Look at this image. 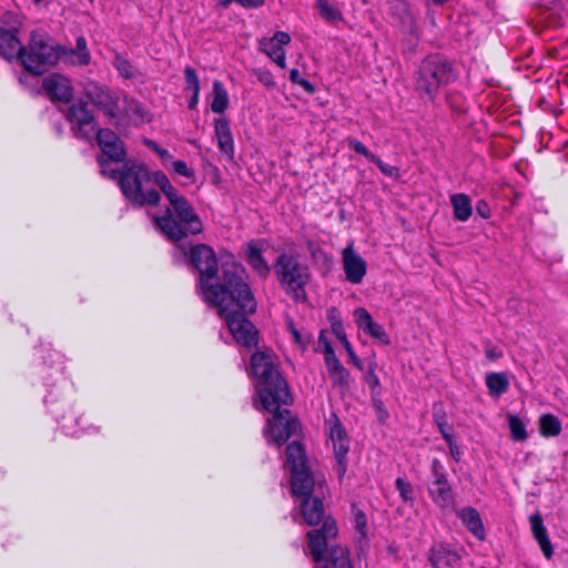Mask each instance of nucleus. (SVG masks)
Returning <instances> with one entry per match:
<instances>
[{
    "mask_svg": "<svg viewBox=\"0 0 568 568\" xmlns=\"http://www.w3.org/2000/svg\"><path fill=\"white\" fill-rule=\"evenodd\" d=\"M428 493L438 507L444 509L454 506V494L447 474L433 476Z\"/></svg>",
    "mask_w": 568,
    "mask_h": 568,
    "instance_id": "nucleus-17",
    "label": "nucleus"
},
{
    "mask_svg": "<svg viewBox=\"0 0 568 568\" xmlns=\"http://www.w3.org/2000/svg\"><path fill=\"white\" fill-rule=\"evenodd\" d=\"M446 443L449 447L450 456L454 458V460L459 462L462 456V450L459 447L454 443L453 436L449 437V439H446Z\"/></svg>",
    "mask_w": 568,
    "mask_h": 568,
    "instance_id": "nucleus-56",
    "label": "nucleus"
},
{
    "mask_svg": "<svg viewBox=\"0 0 568 568\" xmlns=\"http://www.w3.org/2000/svg\"><path fill=\"white\" fill-rule=\"evenodd\" d=\"M334 351L329 339L326 336L325 331H321L318 335L317 348L316 352H322L326 354V352Z\"/></svg>",
    "mask_w": 568,
    "mask_h": 568,
    "instance_id": "nucleus-48",
    "label": "nucleus"
},
{
    "mask_svg": "<svg viewBox=\"0 0 568 568\" xmlns=\"http://www.w3.org/2000/svg\"><path fill=\"white\" fill-rule=\"evenodd\" d=\"M199 95H200V92H196V93H192V97L191 99L189 100V109H194L197 103H199Z\"/></svg>",
    "mask_w": 568,
    "mask_h": 568,
    "instance_id": "nucleus-61",
    "label": "nucleus"
},
{
    "mask_svg": "<svg viewBox=\"0 0 568 568\" xmlns=\"http://www.w3.org/2000/svg\"><path fill=\"white\" fill-rule=\"evenodd\" d=\"M276 410H268L273 417L267 420L264 434L267 440L277 446L286 443L293 435L300 430V423L296 418L291 416V412L286 408Z\"/></svg>",
    "mask_w": 568,
    "mask_h": 568,
    "instance_id": "nucleus-8",
    "label": "nucleus"
},
{
    "mask_svg": "<svg viewBox=\"0 0 568 568\" xmlns=\"http://www.w3.org/2000/svg\"><path fill=\"white\" fill-rule=\"evenodd\" d=\"M354 315L357 327L365 334L379 341L384 345H388L390 343L389 336L385 332L384 327L374 322L371 314L365 308L361 307L355 310Z\"/></svg>",
    "mask_w": 568,
    "mask_h": 568,
    "instance_id": "nucleus-19",
    "label": "nucleus"
},
{
    "mask_svg": "<svg viewBox=\"0 0 568 568\" xmlns=\"http://www.w3.org/2000/svg\"><path fill=\"white\" fill-rule=\"evenodd\" d=\"M174 172L179 175L191 178L193 176V171L187 166L184 161L178 160L173 162Z\"/></svg>",
    "mask_w": 568,
    "mask_h": 568,
    "instance_id": "nucleus-49",
    "label": "nucleus"
},
{
    "mask_svg": "<svg viewBox=\"0 0 568 568\" xmlns=\"http://www.w3.org/2000/svg\"><path fill=\"white\" fill-rule=\"evenodd\" d=\"M371 163H374L378 166V169L387 176H395L397 175V169L395 166H392L385 162H383L378 156H374V160L371 161Z\"/></svg>",
    "mask_w": 568,
    "mask_h": 568,
    "instance_id": "nucleus-47",
    "label": "nucleus"
},
{
    "mask_svg": "<svg viewBox=\"0 0 568 568\" xmlns=\"http://www.w3.org/2000/svg\"><path fill=\"white\" fill-rule=\"evenodd\" d=\"M430 473L432 477L447 474L443 463L438 458L432 460Z\"/></svg>",
    "mask_w": 568,
    "mask_h": 568,
    "instance_id": "nucleus-55",
    "label": "nucleus"
},
{
    "mask_svg": "<svg viewBox=\"0 0 568 568\" xmlns=\"http://www.w3.org/2000/svg\"><path fill=\"white\" fill-rule=\"evenodd\" d=\"M539 430L545 437L558 436L561 432L559 418L552 414L542 415L539 419Z\"/></svg>",
    "mask_w": 568,
    "mask_h": 568,
    "instance_id": "nucleus-31",
    "label": "nucleus"
},
{
    "mask_svg": "<svg viewBox=\"0 0 568 568\" xmlns=\"http://www.w3.org/2000/svg\"><path fill=\"white\" fill-rule=\"evenodd\" d=\"M290 80L294 84H300L310 94L315 92V87L308 80L301 78L297 69H292L290 71Z\"/></svg>",
    "mask_w": 568,
    "mask_h": 568,
    "instance_id": "nucleus-44",
    "label": "nucleus"
},
{
    "mask_svg": "<svg viewBox=\"0 0 568 568\" xmlns=\"http://www.w3.org/2000/svg\"><path fill=\"white\" fill-rule=\"evenodd\" d=\"M433 419L436 426L438 427V430L442 434L443 438L445 440L449 439V437H452V434L448 430L449 427L447 426L446 414L442 407H434Z\"/></svg>",
    "mask_w": 568,
    "mask_h": 568,
    "instance_id": "nucleus-35",
    "label": "nucleus"
},
{
    "mask_svg": "<svg viewBox=\"0 0 568 568\" xmlns=\"http://www.w3.org/2000/svg\"><path fill=\"white\" fill-rule=\"evenodd\" d=\"M186 263L193 266L200 273L199 284L206 303L223 301L225 292L229 290L239 291L244 307L253 310V293L250 285L244 280L245 271L243 268L232 267L223 270L221 283H213L217 275V258L214 250L206 244H195L190 248L178 245Z\"/></svg>",
    "mask_w": 568,
    "mask_h": 568,
    "instance_id": "nucleus-2",
    "label": "nucleus"
},
{
    "mask_svg": "<svg viewBox=\"0 0 568 568\" xmlns=\"http://www.w3.org/2000/svg\"><path fill=\"white\" fill-rule=\"evenodd\" d=\"M462 557L457 549L448 542H438L429 549L428 561L433 568H454Z\"/></svg>",
    "mask_w": 568,
    "mask_h": 568,
    "instance_id": "nucleus-15",
    "label": "nucleus"
},
{
    "mask_svg": "<svg viewBox=\"0 0 568 568\" xmlns=\"http://www.w3.org/2000/svg\"><path fill=\"white\" fill-rule=\"evenodd\" d=\"M352 513L354 528L365 538L367 536V519L365 513L354 506Z\"/></svg>",
    "mask_w": 568,
    "mask_h": 568,
    "instance_id": "nucleus-38",
    "label": "nucleus"
},
{
    "mask_svg": "<svg viewBox=\"0 0 568 568\" xmlns=\"http://www.w3.org/2000/svg\"><path fill=\"white\" fill-rule=\"evenodd\" d=\"M375 366H376V363H372L369 365V371L366 374V383L369 385V387L372 389L379 386V379H378L377 375L375 374Z\"/></svg>",
    "mask_w": 568,
    "mask_h": 568,
    "instance_id": "nucleus-52",
    "label": "nucleus"
},
{
    "mask_svg": "<svg viewBox=\"0 0 568 568\" xmlns=\"http://www.w3.org/2000/svg\"><path fill=\"white\" fill-rule=\"evenodd\" d=\"M450 203L454 209V217L457 221L466 222L471 213L473 206L470 197L464 193H456L450 196Z\"/></svg>",
    "mask_w": 568,
    "mask_h": 568,
    "instance_id": "nucleus-28",
    "label": "nucleus"
},
{
    "mask_svg": "<svg viewBox=\"0 0 568 568\" xmlns=\"http://www.w3.org/2000/svg\"><path fill=\"white\" fill-rule=\"evenodd\" d=\"M316 8L321 18L326 22L335 23L343 20L342 12L329 4L327 0H316Z\"/></svg>",
    "mask_w": 568,
    "mask_h": 568,
    "instance_id": "nucleus-32",
    "label": "nucleus"
},
{
    "mask_svg": "<svg viewBox=\"0 0 568 568\" xmlns=\"http://www.w3.org/2000/svg\"><path fill=\"white\" fill-rule=\"evenodd\" d=\"M291 332H292V334L294 336L295 342L298 343V344H303L302 335L300 334V332L296 328H294V327L291 328Z\"/></svg>",
    "mask_w": 568,
    "mask_h": 568,
    "instance_id": "nucleus-63",
    "label": "nucleus"
},
{
    "mask_svg": "<svg viewBox=\"0 0 568 568\" xmlns=\"http://www.w3.org/2000/svg\"><path fill=\"white\" fill-rule=\"evenodd\" d=\"M347 145L351 150L365 156L369 162L374 160L375 154H373L362 142L354 138L347 139Z\"/></svg>",
    "mask_w": 568,
    "mask_h": 568,
    "instance_id": "nucleus-43",
    "label": "nucleus"
},
{
    "mask_svg": "<svg viewBox=\"0 0 568 568\" xmlns=\"http://www.w3.org/2000/svg\"><path fill=\"white\" fill-rule=\"evenodd\" d=\"M85 95L90 102L103 111L110 120L118 121L120 119L121 108L119 105V98L109 89L90 84L85 89Z\"/></svg>",
    "mask_w": 568,
    "mask_h": 568,
    "instance_id": "nucleus-12",
    "label": "nucleus"
},
{
    "mask_svg": "<svg viewBox=\"0 0 568 568\" xmlns=\"http://www.w3.org/2000/svg\"><path fill=\"white\" fill-rule=\"evenodd\" d=\"M43 90L52 101L68 103L73 97V88L68 78L53 73L43 80Z\"/></svg>",
    "mask_w": 568,
    "mask_h": 568,
    "instance_id": "nucleus-16",
    "label": "nucleus"
},
{
    "mask_svg": "<svg viewBox=\"0 0 568 568\" xmlns=\"http://www.w3.org/2000/svg\"><path fill=\"white\" fill-rule=\"evenodd\" d=\"M154 185L160 187L170 203L163 215L154 217V223L161 232L170 241L176 243L190 234H200L203 231L200 216L163 172H151L145 165H131L126 168L120 179L122 193L139 207L159 204L161 196Z\"/></svg>",
    "mask_w": 568,
    "mask_h": 568,
    "instance_id": "nucleus-1",
    "label": "nucleus"
},
{
    "mask_svg": "<svg viewBox=\"0 0 568 568\" xmlns=\"http://www.w3.org/2000/svg\"><path fill=\"white\" fill-rule=\"evenodd\" d=\"M329 321H331V326H332V331L333 333L335 334V336L343 343L345 344L346 342H348L347 337H346V334H345V331H344V327H343V323L342 321L339 320L338 315H337V312L335 308H332L329 311Z\"/></svg>",
    "mask_w": 568,
    "mask_h": 568,
    "instance_id": "nucleus-37",
    "label": "nucleus"
},
{
    "mask_svg": "<svg viewBox=\"0 0 568 568\" xmlns=\"http://www.w3.org/2000/svg\"><path fill=\"white\" fill-rule=\"evenodd\" d=\"M306 536L314 561L322 562L326 559L328 541L337 536L336 523L327 516L321 528L310 530Z\"/></svg>",
    "mask_w": 568,
    "mask_h": 568,
    "instance_id": "nucleus-11",
    "label": "nucleus"
},
{
    "mask_svg": "<svg viewBox=\"0 0 568 568\" xmlns=\"http://www.w3.org/2000/svg\"><path fill=\"white\" fill-rule=\"evenodd\" d=\"M395 486L404 501H412L414 499L413 487L408 481L398 477L395 480Z\"/></svg>",
    "mask_w": 568,
    "mask_h": 568,
    "instance_id": "nucleus-42",
    "label": "nucleus"
},
{
    "mask_svg": "<svg viewBox=\"0 0 568 568\" xmlns=\"http://www.w3.org/2000/svg\"><path fill=\"white\" fill-rule=\"evenodd\" d=\"M343 270L346 280L353 284L361 283L366 274V262L354 252L352 246L343 251Z\"/></svg>",
    "mask_w": 568,
    "mask_h": 568,
    "instance_id": "nucleus-18",
    "label": "nucleus"
},
{
    "mask_svg": "<svg viewBox=\"0 0 568 568\" xmlns=\"http://www.w3.org/2000/svg\"><path fill=\"white\" fill-rule=\"evenodd\" d=\"M486 386L491 395L499 396L507 392L509 381L504 373H490L486 376Z\"/></svg>",
    "mask_w": 568,
    "mask_h": 568,
    "instance_id": "nucleus-30",
    "label": "nucleus"
},
{
    "mask_svg": "<svg viewBox=\"0 0 568 568\" xmlns=\"http://www.w3.org/2000/svg\"><path fill=\"white\" fill-rule=\"evenodd\" d=\"M273 271L282 288L295 301L305 302V287L311 281L308 267L295 256L282 253L273 264Z\"/></svg>",
    "mask_w": 568,
    "mask_h": 568,
    "instance_id": "nucleus-6",
    "label": "nucleus"
},
{
    "mask_svg": "<svg viewBox=\"0 0 568 568\" xmlns=\"http://www.w3.org/2000/svg\"><path fill=\"white\" fill-rule=\"evenodd\" d=\"M530 526L532 535L535 539L538 541L544 556L548 559L551 558L554 550L541 517L539 515L531 516Z\"/></svg>",
    "mask_w": 568,
    "mask_h": 568,
    "instance_id": "nucleus-25",
    "label": "nucleus"
},
{
    "mask_svg": "<svg viewBox=\"0 0 568 568\" xmlns=\"http://www.w3.org/2000/svg\"><path fill=\"white\" fill-rule=\"evenodd\" d=\"M508 425L511 434V438L516 442H524L527 439L528 434L524 422L515 415L508 416Z\"/></svg>",
    "mask_w": 568,
    "mask_h": 568,
    "instance_id": "nucleus-33",
    "label": "nucleus"
},
{
    "mask_svg": "<svg viewBox=\"0 0 568 568\" xmlns=\"http://www.w3.org/2000/svg\"><path fill=\"white\" fill-rule=\"evenodd\" d=\"M21 53H23V45L17 37V31L0 28V55L8 61L13 59L20 61Z\"/></svg>",
    "mask_w": 568,
    "mask_h": 568,
    "instance_id": "nucleus-21",
    "label": "nucleus"
},
{
    "mask_svg": "<svg viewBox=\"0 0 568 568\" xmlns=\"http://www.w3.org/2000/svg\"><path fill=\"white\" fill-rule=\"evenodd\" d=\"M300 508L301 515L308 526L323 524L324 519L327 518L324 515V506L320 497L303 499Z\"/></svg>",
    "mask_w": 568,
    "mask_h": 568,
    "instance_id": "nucleus-22",
    "label": "nucleus"
},
{
    "mask_svg": "<svg viewBox=\"0 0 568 568\" xmlns=\"http://www.w3.org/2000/svg\"><path fill=\"white\" fill-rule=\"evenodd\" d=\"M486 355H487V357H489L491 359H496L501 356V353L497 352L495 348H491V349L486 351Z\"/></svg>",
    "mask_w": 568,
    "mask_h": 568,
    "instance_id": "nucleus-62",
    "label": "nucleus"
},
{
    "mask_svg": "<svg viewBox=\"0 0 568 568\" xmlns=\"http://www.w3.org/2000/svg\"><path fill=\"white\" fill-rule=\"evenodd\" d=\"M245 9H255L264 4L265 0H236Z\"/></svg>",
    "mask_w": 568,
    "mask_h": 568,
    "instance_id": "nucleus-58",
    "label": "nucleus"
},
{
    "mask_svg": "<svg viewBox=\"0 0 568 568\" xmlns=\"http://www.w3.org/2000/svg\"><path fill=\"white\" fill-rule=\"evenodd\" d=\"M250 371L257 381V393L265 410H276L280 405L292 403L288 384L273 352H255L251 356Z\"/></svg>",
    "mask_w": 568,
    "mask_h": 568,
    "instance_id": "nucleus-3",
    "label": "nucleus"
},
{
    "mask_svg": "<svg viewBox=\"0 0 568 568\" xmlns=\"http://www.w3.org/2000/svg\"><path fill=\"white\" fill-rule=\"evenodd\" d=\"M61 57V47L53 44L42 31H33L28 48L23 47L20 62L24 70L34 75H42L54 65Z\"/></svg>",
    "mask_w": 568,
    "mask_h": 568,
    "instance_id": "nucleus-7",
    "label": "nucleus"
},
{
    "mask_svg": "<svg viewBox=\"0 0 568 568\" xmlns=\"http://www.w3.org/2000/svg\"><path fill=\"white\" fill-rule=\"evenodd\" d=\"M214 132H215L216 138H219L221 135H226L229 133H232L231 125H230V120L227 118H225V116L215 119V121H214Z\"/></svg>",
    "mask_w": 568,
    "mask_h": 568,
    "instance_id": "nucleus-46",
    "label": "nucleus"
},
{
    "mask_svg": "<svg viewBox=\"0 0 568 568\" xmlns=\"http://www.w3.org/2000/svg\"><path fill=\"white\" fill-rule=\"evenodd\" d=\"M115 68L125 79H132L134 77L133 68L126 59L116 58Z\"/></svg>",
    "mask_w": 568,
    "mask_h": 568,
    "instance_id": "nucleus-45",
    "label": "nucleus"
},
{
    "mask_svg": "<svg viewBox=\"0 0 568 568\" xmlns=\"http://www.w3.org/2000/svg\"><path fill=\"white\" fill-rule=\"evenodd\" d=\"M286 464L291 473L308 467L304 448L298 442H292L287 445Z\"/></svg>",
    "mask_w": 568,
    "mask_h": 568,
    "instance_id": "nucleus-27",
    "label": "nucleus"
},
{
    "mask_svg": "<svg viewBox=\"0 0 568 568\" xmlns=\"http://www.w3.org/2000/svg\"><path fill=\"white\" fill-rule=\"evenodd\" d=\"M184 79H185V84H186L185 85L186 91H191L192 93L200 92V90H201L200 80L196 74V71L192 67H190V65L185 67Z\"/></svg>",
    "mask_w": 568,
    "mask_h": 568,
    "instance_id": "nucleus-39",
    "label": "nucleus"
},
{
    "mask_svg": "<svg viewBox=\"0 0 568 568\" xmlns=\"http://www.w3.org/2000/svg\"><path fill=\"white\" fill-rule=\"evenodd\" d=\"M324 361L328 372L342 365L334 351L326 352Z\"/></svg>",
    "mask_w": 568,
    "mask_h": 568,
    "instance_id": "nucleus-51",
    "label": "nucleus"
},
{
    "mask_svg": "<svg viewBox=\"0 0 568 568\" xmlns=\"http://www.w3.org/2000/svg\"><path fill=\"white\" fill-rule=\"evenodd\" d=\"M329 558L334 565H337L341 560V565L343 566L346 562L345 550L341 547H333L329 551Z\"/></svg>",
    "mask_w": 568,
    "mask_h": 568,
    "instance_id": "nucleus-50",
    "label": "nucleus"
},
{
    "mask_svg": "<svg viewBox=\"0 0 568 568\" xmlns=\"http://www.w3.org/2000/svg\"><path fill=\"white\" fill-rule=\"evenodd\" d=\"M459 69L455 61L443 54H428L422 60L415 78V91L418 97L433 102L439 90L454 83L459 77Z\"/></svg>",
    "mask_w": 568,
    "mask_h": 568,
    "instance_id": "nucleus-4",
    "label": "nucleus"
},
{
    "mask_svg": "<svg viewBox=\"0 0 568 568\" xmlns=\"http://www.w3.org/2000/svg\"><path fill=\"white\" fill-rule=\"evenodd\" d=\"M291 37L284 31H277L271 38H263L260 41V48L272 61L281 69L286 68L284 45L288 44Z\"/></svg>",
    "mask_w": 568,
    "mask_h": 568,
    "instance_id": "nucleus-14",
    "label": "nucleus"
},
{
    "mask_svg": "<svg viewBox=\"0 0 568 568\" xmlns=\"http://www.w3.org/2000/svg\"><path fill=\"white\" fill-rule=\"evenodd\" d=\"M457 517L463 525L479 540L486 537L484 524L477 509L474 507H464L457 511Z\"/></svg>",
    "mask_w": 568,
    "mask_h": 568,
    "instance_id": "nucleus-23",
    "label": "nucleus"
},
{
    "mask_svg": "<svg viewBox=\"0 0 568 568\" xmlns=\"http://www.w3.org/2000/svg\"><path fill=\"white\" fill-rule=\"evenodd\" d=\"M345 349L347 351V354L349 356V361L352 364L357 367L358 369H362V361L358 358V356L355 354L354 349L352 348V345L349 342H346L343 344Z\"/></svg>",
    "mask_w": 568,
    "mask_h": 568,
    "instance_id": "nucleus-53",
    "label": "nucleus"
},
{
    "mask_svg": "<svg viewBox=\"0 0 568 568\" xmlns=\"http://www.w3.org/2000/svg\"><path fill=\"white\" fill-rule=\"evenodd\" d=\"M476 211L478 215H480L483 219H488L490 216V207L485 200H480L477 202Z\"/></svg>",
    "mask_w": 568,
    "mask_h": 568,
    "instance_id": "nucleus-54",
    "label": "nucleus"
},
{
    "mask_svg": "<svg viewBox=\"0 0 568 568\" xmlns=\"http://www.w3.org/2000/svg\"><path fill=\"white\" fill-rule=\"evenodd\" d=\"M314 488L315 480L308 467L291 473V493L294 497H301L302 500L314 498Z\"/></svg>",
    "mask_w": 568,
    "mask_h": 568,
    "instance_id": "nucleus-20",
    "label": "nucleus"
},
{
    "mask_svg": "<svg viewBox=\"0 0 568 568\" xmlns=\"http://www.w3.org/2000/svg\"><path fill=\"white\" fill-rule=\"evenodd\" d=\"M232 2H236V0H222L220 6L223 8H227Z\"/></svg>",
    "mask_w": 568,
    "mask_h": 568,
    "instance_id": "nucleus-64",
    "label": "nucleus"
},
{
    "mask_svg": "<svg viewBox=\"0 0 568 568\" xmlns=\"http://www.w3.org/2000/svg\"><path fill=\"white\" fill-rule=\"evenodd\" d=\"M374 407L377 410L379 422L384 423L388 418V412L381 400L374 402Z\"/></svg>",
    "mask_w": 568,
    "mask_h": 568,
    "instance_id": "nucleus-59",
    "label": "nucleus"
},
{
    "mask_svg": "<svg viewBox=\"0 0 568 568\" xmlns=\"http://www.w3.org/2000/svg\"><path fill=\"white\" fill-rule=\"evenodd\" d=\"M263 247L258 242L251 241L247 244L246 261L248 265L256 272V274L265 278L271 273V267L263 257Z\"/></svg>",
    "mask_w": 568,
    "mask_h": 568,
    "instance_id": "nucleus-24",
    "label": "nucleus"
},
{
    "mask_svg": "<svg viewBox=\"0 0 568 568\" xmlns=\"http://www.w3.org/2000/svg\"><path fill=\"white\" fill-rule=\"evenodd\" d=\"M328 374L334 386H338L342 388L348 386L349 373L343 365L329 371Z\"/></svg>",
    "mask_w": 568,
    "mask_h": 568,
    "instance_id": "nucleus-36",
    "label": "nucleus"
},
{
    "mask_svg": "<svg viewBox=\"0 0 568 568\" xmlns=\"http://www.w3.org/2000/svg\"><path fill=\"white\" fill-rule=\"evenodd\" d=\"M229 106V93L223 83L219 80L213 82V101L211 110L214 113L222 114Z\"/></svg>",
    "mask_w": 568,
    "mask_h": 568,
    "instance_id": "nucleus-29",
    "label": "nucleus"
},
{
    "mask_svg": "<svg viewBox=\"0 0 568 568\" xmlns=\"http://www.w3.org/2000/svg\"><path fill=\"white\" fill-rule=\"evenodd\" d=\"M217 139L219 149L222 153H224L230 160L234 158V143L233 135L229 133L226 135H221Z\"/></svg>",
    "mask_w": 568,
    "mask_h": 568,
    "instance_id": "nucleus-40",
    "label": "nucleus"
},
{
    "mask_svg": "<svg viewBox=\"0 0 568 568\" xmlns=\"http://www.w3.org/2000/svg\"><path fill=\"white\" fill-rule=\"evenodd\" d=\"M97 142L102 151L100 156L112 162H122L125 158V149L122 140L110 129H101L95 133Z\"/></svg>",
    "mask_w": 568,
    "mask_h": 568,
    "instance_id": "nucleus-13",
    "label": "nucleus"
},
{
    "mask_svg": "<svg viewBox=\"0 0 568 568\" xmlns=\"http://www.w3.org/2000/svg\"><path fill=\"white\" fill-rule=\"evenodd\" d=\"M64 116L71 123V131L78 139L91 141L98 131L94 115L88 109V104L81 100L72 103Z\"/></svg>",
    "mask_w": 568,
    "mask_h": 568,
    "instance_id": "nucleus-9",
    "label": "nucleus"
},
{
    "mask_svg": "<svg viewBox=\"0 0 568 568\" xmlns=\"http://www.w3.org/2000/svg\"><path fill=\"white\" fill-rule=\"evenodd\" d=\"M98 162H99V165L101 168V174L102 175L108 176V178H110L112 180H116L118 179L119 181H120L123 172L126 170L128 166L136 165L135 163H125L123 170L121 172H119L118 170L111 168V165H110L111 161L109 159H104L103 156H99Z\"/></svg>",
    "mask_w": 568,
    "mask_h": 568,
    "instance_id": "nucleus-34",
    "label": "nucleus"
},
{
    "mask_svg": "<svg viewBox=\"0 0 568 568\" xmlns=\"http://www.w3.org/2000/svg\"><path fill=\"white\" fill-rule=\"evenodd\" d=\"M124 115L134 124L151 121V114L146 108L135 99L124 98Z\"/></svg>",
    "mask_w": 568,
    "mask_h": 568,
    "instance_id": "nucleus-26",
    "label": "nucleus"
},
{
    "mask_svg": "<svg viewBox=\"0 0 568 568\" xmlns=\"http://www.w3.org/2000/svg\"><path fill=\"white\" fill-rule=\"evenodd\" d=\"M239 291L229 290L223 296V301L209 302L207 304L214 306L217 313L226 322V325L233 335L234 339L243 346L251 348L256 346L258 339V332L253 323L247 320V315L255 313L257 303L253 296V310H246L244 307V301H242Z\"/></svg>",
    "mask_w": 568,
    "mask_h": 568,
    "instance_id": "nucleus-5",
    "label": "nucleus"
},
{
    "mask_svg": "<svg viewBox=\"0 0 568 568\" xmlns=\"http://www.w3.org/2000/svg\"><path fill=\"white\" fill-rule=\"evenodd\" d=\"M146 145H149L152 150H154L161 158H165V156L170 155L168 150H164V149L160 148L153 141H146Z\"/></svg>",
    "mask_w": 568,
    "mask_h": 568,
    "instance_id": "nucleus-60",
    "label": "nucleus"
},
{
    "mask_svg": "<svg viewBox=\"0 0 568 568\" xmlns=\"http://www.w3.org/2000/svg\"><path fill=\"white\" fill-rule=\"evenodd\" d=\"M329 423V438L333 444L334 458L336 462L335 471L339 480H342L347 471L348 438L345 428L336 415H332Z\"/></svg>",
    "mask_w": 568,
    "mask_h": 568,
    "instance_id": "nucleus-10",
    "label": "nucleus"
},
{
    "mask_svg": "<svg viewBox=\"0 0 568 568\" xmlns=\"http://www.w3.org/2000/svg\"><path fill=\"white\" fill-rule=\"evenodd\" d=\"M258 81L262 82L265 87H274L273 75L270 71H260L257 73Z\"/></svg>",
    "mask_w": 568,
    "mask_h": 568,
    "instance_id": "nucleus-57",
    "label": "nucleus"
},
{
    "mask_svg": "<svg viewBox=\"0 0 568 568\" xmlns=\"http://www.w3.org/2000/svg\"><path fill=\"white\" fill-rule=\"evenodd\" d=\"M78 57V63L87 65L90 62V52L87 48V41L83 37L77 38V48L74 51Z\"/></svg>",
    "mask_w": 568,
    "mask_h": 568,
    "instance_id": "nucleus-41",
    "label": "nucleus"
}]
</instances>
